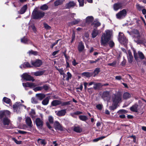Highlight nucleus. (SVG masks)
Masks as SVG:
<instances>
[{"instance_id": "4", "label": "nucleus", "mask_w": 146, "mask_h": 146, "mask_svg": "<svg viewBox=\"0 0 146 146\" xmlns=\"http://www.w3.org/2000/svg\"><path fill=\"white\" fill-rule=\"evenodd\" d=\"M127 15V11L126 9H123L120 11L116 15L117 19L120 20L125 18Z\"/></svg>"}, {"instance_id": "55", "label": "nucleus", "mask_w": 146, "mask_h": 146, "mask_svg": "<svg viewBox=\"0 0 146 146\" xmlns=\"http://www.w3.org/2000/svg\"><path fill=\"white\" fill-rule=\"evenodd\" d=\"M31 102L34 104H36L38 103L37 100L34 98H32L31 99Z\"/></svg>"}, {"instance_id": "6", "label": "nucleus", "mask_w": 146, "mask_h": 146, "mask_svg": "<svg viewBox=\"0 0 146 146\" xmlns=\"http://www.w3.org/2000/svg\"><path fill=\"white\" fill-rule=\"evenodd\" d=\"M118 39L121 44H125L127 42V40L124 35L121 32L119 33Z\"/></svg>"}, {"instance_id": "1", "label": "nucleus", "mask_w": 146, "mask_h": 146, "mask_svg": "<svg viewBox=\"0 0 146 146\" xmlns=\"http://www.w3.org/2000/svg\"><path fill=\"white\" fill-rule=\"evenodd\" d=\"M133 33L135 35L133 36L134 41L137 44H144L146 43V37L144 33H142L140 35L139 31L137 30H134Z\"/></svg>"}, {"instance_id": "32", "label": "nucleus", "mask_w": 146, "mask_h": 146, "mask_svg": "<svg viewBox=\"0 0 146 146\" xmlns=\"http://www.w3.org/2000/svg\"><path fill=\"white\" fill-rule=\"evenodd\" d=\"M93 73L89 72H84L82 73V75L87 77H89L93 76Z\"/></svg>"}, {"instance_id": "9", "label": "nucleus", "mask_w": 146, "mask_h": 146, "mask_svg": "<svg viewBox=\"0 0 146 146\" xmlns=\"http://www.w3.org/2000/svg\"><path fill=\"white\" fill-rule=\"evenodd\" d=\"M21 77L23 80L26 81H32L33 82L35 80V79L32 77L27 73H23L21 76Z\"/></svg>"}, {"instance_id": "26", "label": "nucleus", "mask_w": 146, "mask_h": 146, "mask_svg": "<svg viewBox=\"0 0 146 146\" xmlns=\"http://www.w3.org/2000/svg\"><path fill=\"white\" fill-rule=\"evenodd\" d=\"M37 98L40 100H41L45 97V95L44 94L39 93L37 94L36 95Z\"/></svg>"}, {"instance_id": "43", "label": "nucleus", "mask_w": 146, "mask_h": 146, "mask_svg": "<svg viewBox=\"0 0 146 146\" xmlns=\"http://www.w3.org/2000/svg\"><path fill=\"white\" fill-rule=\"evenodd\" d=\"M27 53L29 54V55H36L38 54V52L37 51H34L32 50H29Z\"/></svg>"}, {"instance_id": "64", "label": "nucleus", "mask_w": 146, "mask_h": 146, "mask_svg": "<svg viewBox=\"0 0 146 146\" xmlns=\"http://www.w3.org/2000/svg\"><path fill=\"white\" fill-rule=\"evenodd\" d=\"M72 63L73 65L74 66H75L78 64V63L76 62L75 60V59H74L72 62Z\"/></svg>"}, {"instance_id": "50", "label": "nucleus", "mask_w": 146, "mask_h": 146, "mask_svg": "<svg viewBox=\"0 0 146 146\" xmlns=\"http://www.w3.org/2000/svg\"><path fill=\"white\" fill-rule=\"evenodd\" d=\"M117 107V104H114V105L109 107V109L111 110H114Z\"/></svg>"}, {"instance_id": "36", "label": "nucleus", "mask_w": 146, "mask_h": 146, "mask_svg": "<svg viewBox=\"0 0 146 146\" xmlns=\"http://www.w3.org/2000/svg\"><path fill=\"white\" fill-rule=\"evenodd\" d=\"M98 31L96 29H94L92 33V37L94 38L98 35Z\"/></svg>"}, {"instance_id": "58", "label": "nucleus", "mask_w": 146, "mask_h": 146, "mask_svg": "<svg viewBox=\"0 0 146 146\" xmlns=\"http://www.w3.org/2000/svg\"><path fill=\"white\" fill-rule=\"evenodd\" d=\"M80 6H83L84 5V0H78Z\"/></svg>"}, {"instance_id": "31", "label": "nucleus", "mask_w": 146, "mask_h": 146, "mask_svg": "<svg viewBox=\"0 0 146 146\" xmlns=\"http://www.w3.org/2000/svg\"><path fill=\"white\" fill-rule=\"evenodd\" d=\"M50 98V97L48 96L44 99L42 102V104L44 105H47L48 103Z\"/></svg>"}, {"instance_id": "10", "label": "nucleus", "mask_w": 146, "mask_h": 146, "mask_svg": "<svg viewBox=\"0 0 146 146\" xmlns=\"http://www.w3.org/2000/svg\"><path fill=\"white\" fill-rule=\"evenodd\" d=\"M10 114V112L8 110L1 111H0V119L9 116Z\"/></svg>"}, {"instance_id": "18", "label": "nucleus", "mask_w": 146, "mask_h": 146, "mask_svg": "<svg viewBox=\"0 0 146 146\" xmlns=\"http://www.w3.org/2000/svg\"><path fill=\"white\" fill-rule=\"evenodd\" d=\"M76 5V3L73 1H70L66 4L65 7L66 9H70Z\"/></svg>"}, {"instance_id": "13", "label": "nucleus", "mask_w": 146, "mask_h": 146, "mask_svg": "<svg viewBox=\"0 0 146 146\" xmlns=\"http://www.w3.org/2000/svg\"><path fill=\"white\" fill-rule=\"evenodd\" d=\"M54 125L55 128L56 129L60 130V131H63V129L62 126L58 121H56L54 122Z\"/></svg>"}, {"instance_id": "54", "label": "nucleus", "mask_w": 146, "mask_h": 146, "mask_svg": "<svg viewBox=\"0 0 146 146\" xmlns=\"http://www.w3.org/2000/svg\"><path fill=\"white\" fill-rule=\"evenodd\" d=\"M127 112V111L124 110H119L117 113L120 114H122L123 113H125Z\"/></svg>"}, {"instance_id": "14", "label": "nucleus", "mask_w": 146, "mask_h": 146, "mask_svg": "<svg viewBox=\"0 0 146 146\" xmlns=\"http://www.w3.org/2000/svg\"><path fill=\"white\" fill-rule=\"evenodd\" d=\"M55 113L58 116H63L66 113V109H63L59 111H55Z\"/></svg>"}, {"instance_id": "44", "label": "nucleus", "mask_w": 146, "mask_h": 146, "mask_svg": "<svg viewBox=\"0 0 146 146\" xmlns=\"http://www.w3.org/2000/svg\"><path fill=\"white\" fill-rule=\"evenodd\" d=\"M100 71V68H96L94 70V72H93L94 74V76L95 77L97 74H98L99 73Z\"/></svg>"}, {"instance_id": "15", "label": "nucleus", "mask_w": 146, "mask_h": 146, "mask_svg": "<svg viewBox=\"0 0 146 146\" xmlns=\"http://www.w3.org/2000/svg\"><path fill=\"white\" fill-rule=\"evenodd\" d=\"M23 85L24 87H29L31 88H34L36 86V85L35 83L29 82L23 83Z\"/></svg>"}, {"instance_id": "30", "label": "nucleus", "mask_w": 146, "mask_h": 146, "mask_svg": "<svg viewBox=\"0 0 146 146\" xmlns=\"http://www.w3.org/2000/svg\"><path fill=\"white\" fill-rule=\"evenodd\" d=\"M131 96V94L127 92L124 93L123 95V98L125 99H127L129 98Z\"/></svg>"}, {"instance_id": "46", "label": "nucleus", "mask_w": 146, "mask_h": 146, "mask_svg": "<svg viewBox=\"0 0 146 146\" xmlns=\"http://www.w3.org/2000/svg\"><path fill=\"white\" fill-rule=\"evenodd\" d=\"M3 101L7 104H9L11 102V100L6 97L3 98Z\"/></svg>"}, {"instance_id": "7", "label": "nucleus", "mask_w": 146, "mask_h": 146, "mask_svg": "<svg viewBox=\"0 0 146 146\" xmlns=\"http://www.w3.org/2000/svg\"><path fill=\"white\" fill-rule=\"evenodd\" d=\"M125 6L124 3L123 2H118L114 4L113 9L115 11H117L119 9L123 8Z\"/></svg>"}, {"instance_id": "52", "label": "nucleus", "mask_w": 146, "mask_h": 146, "mask_svg": "<svg viewBox=\"0 0 146 146\" xmlns=\"http://www.w3.org/2000/svg\"><path fill=\"white\" fill-rule=\"evenodd\" d=\"M71 101L63 102L62 103L61 102V104L62 106H64L66 105H69L70 104Z\"/></svg>"}, {"instance_id": "33", "label": "nucleus", "mask_w": 146, "mask_h": 146, "mask_svg": "<svg viewBox=\"0 0 146 146\" xmlns=\"http://www.w3.org/2000/svg\"><path fill=\"white\" fill-rule=\"evenodd\" d=\"M73 130L75 132L77 133H80L82 131V129L79 126H74L73 128Z\"/></svg>"}, {"instance_id": "60", "label": "nucleus", "mask_w": 146, "mask_h": 146, "mask_svg": "<svg viewBox=\"0 0 146 146\" xmlns=\"http://www.w3.org/2000/svg\"><path fill=\"white\" fill-rule=\"evenodd\" d=\"M134 56L136 60L137 61L138 58L137 57V54L135 50H134Z\"/></svg>"}, {"instance_id": "23", "label": "nucleus", "mask_w": 146, "mask_h": 146, "mask_svg": "<svg viewBox=\"0 0 146 146\" xmlns=\"http://www.w3.org/2000/svg\"><path fill=\"white\" fill-rule=\"evenodd\" d=\"M138 105L137 104H135L130 108V110L132 111L137 112Z\"/></svg>"}, {"instance_id": "16", "label": "nucleus", "mask_w": 146, "mask_h": 146, "mask_svg": "<svg viewBox=\"0 0 146 146\" xmlns=\"http://www.w3.org/2000/svg\"><path fill=\"white\" fill-rule=\"evenodd\" d=\"M48 121L49 123L47 122L46 123V125L48 127L49 129H51L52 127L50 125L49 123L51 124H53L54 123V118L53 117L51 116H49L48 117Z\"/></svg>"}, {"instance_id": "42", "label": "nucleus", "mask_w": 146, "mask_h": 146, "mask_svg": "<svg viewBox=\"0 0 146 146\" xmlns=\"http://www.w3.org/2000/svg\"><path fill=\"white\" fill-rule=\"evenodd\" d=\"M135 7L136 9L139 11H141L144 8V7L143 6L140 5V4L138 3H137Z\"/></svg>"}, {"instance_id": "17", "label": "nucleus", "mask_w": 146, "mask_h": 146, "mask_svg": "<svg viewBox=\"0 0 146 146\" xmlns=\"http://www.w3.org/2000/svg\"><path fill=\"white\" fill-rule=\"evenodd\" d=\"M35 123L36 126L39 127H41L43 125V121L40 118H37L35 121Z\"/></svg>"}, {"instance_id": "25", "label": "nucleus", "mask_w": 146, "mask_h": 146, "mask_svg": "<svg viewBox=\"0 0 146 146\" xmlns=\"http://www.w3.org/2000/svg\"><path fill=\"white\" fill-rule=\"evenodd\" d=\"M2 122L4 125H8L10 122V121L7 118L5 117L3 118Z\"/></svg>"}, {"instance_id": "11", "label": "nucleus", "mask_w": 146, "mask_h": 146, "mask_svg": "<svg viewBox=\"0 0 146 146\" xmlns=\"http://www.w3.org/2000/svg\"><path fill=\"white\" fill-rule=\"evenodd\" d=\"M32 64L34 66L40 67L42 64V61L39 59L36 60L35 61H31Z\"/></svg>"}, {"instance_id": "57", "label": "nucleus", "mask_w": 146, "mask_h": 146, "mask_svg": "<svg viewBox=\"0 0 146 146\" xmlns=\"http://www.w3.org/2000/svg\"><path fill=\"white\" fill-rule=\"evenodd\" d=\"M42 89H44L45 90H48L49 88L48 86L47 85H44L43 86H42Z\"/></svg>"}, {"instance_id": "49", "label": "nucleus", "mask_w": 146, "mask_h": 146, "mask_svg": "<svg viewBox=\"0 0 146 146\" xmlns=\"http://www.w3.org/2000/svg\"><path fill=\"white\" fill-rule=\"evenodd\" d=\"M35 111L33 109H31V111L29 113V115L31 116L32 118H33L35 117Z\"/></svg>"}, {"instance_id": "47", "label": "nucleus", "mask_w": 146, "mask_h": 146, "mask_svg": "<svg viewBox=\"0 0 146 146\" xmlns=\"http://www.w3.org/2000/svg\"><path fill=\"white\" fill-rule=\"evenodd\" d=\"M62 0H58L55 1L54 3V5L57 6L58 5H61L62 3Z\"/></svg>"}, {"instance_id": "38", "label": "nucleus", "mask_w": 146, "mask_h": 146, "mask_svg": "<svg viewBox=\"0 0 146 146\" xmlns=\"http://www.w3.org/2000/svg\"><path fill=\"white\" fill-rule=\"evenodd\" d=\"M44 72V71H38L34 72V74L35 76H40L42 75Z\"/></svg>"}, {"instance_id": "53", "label": "nucleus", "mask_w": 146, "mask_h": 146, "mask_svg": "<svg viewBox=\"0 0 146 146\" xmlns=\"http://www.w3.org/2000/svg\"><path fill=\"white\" fill-rule=\"evenodd\" d=\"M109 46L111 48H112L114 46L115 44L112 40H110L109 42H108Z\"/></svg>"}, {"instance_id": "8", "label": "nucleus", "mask_w": 146, "mask_h": 146, "mask_svg": "<svg viewBox=\"0 0 146 146\" xmlns=\"http://www.w3.org/2000/svg\"><path fill=\"white\" fill-rule=\"evenodd\" d=\"M121 97L120 94L114 95L112 97V101L113 104H117L121 102Z\"/></svg>"}, {"instance_id": "28", "label": "nucleus", "mask_w": 146, "mask_h": 146, "mask_svg": "<svg viewBox=\"0 0 146 146\" xmlns=\"http://www.w3.org/2000/svg\"><path fill=\"white\" fill-rule=\"evenodd\" d=\"M31 66L29 63L28 62H24L23 64H21L20 66V67L22 68H26L31 67Z\"/></svg>"}, {"instance_id": "39", "label": "nucleus", "mask_w": 146, "mask_h": 146, "mask_svg": "<svg viewBox=\"0 0 146 146\" xmlns=\"http://www.w3.org/2000/svg\"><path fill=\"white\" fill-rule=\"evenodd\" d=\"M80 22L79 19H74V20L70 23V24L72 25H75L78 24Z\"/></svg>"}, {"instance_id": "29", "label": "nucleus", "mask_w": 146, "mask_h": 146, "mask_svg": "<svg viewBox=\"0 0 146 146\" xmlns=\"http://www.w3.org/2000/svg\"><path fill=\"white\" fill-rule=\"evenodd\" d=\"M61 104V102L60 101L54 100L52 102L51 105L53 106H55L60 104Z\"/></svg>"}, {"instance_id": "37", "label": "nucleus", "mask_w": 146, "mask_h": 146, "mask_svg": "<svg viewBox=\"0 0 146 146\" xmlns=\"http://www.w3.org/2000/svg\"><path fill=\"white\" fill-rule=\"evenodd\" d=\"M79 118L81 120L83 121H86L88 119V117L84 115H80L79 116Z\"/></svg>"}, {"instance_id": "48", "label": "nucleus", "mask_w": 146, "mask_h": 146, "mask_svg": "<svg viewBox=\"0 0 146 146\" xmlns=\"http://www.w3.org/2000/svg\"><path fill=\"white\" fill-rule=\"evenodd\" d=\"M138 53L139 57L142 60L144 58V56L142 52L139 51Z\"/></svg>"}, {"instance_id": "5", "label": "nucleus", "mask_w": 146, "mask_h": 146, "mask_svg": "<svg viewBox=\"0 0 146 146\" xmlns=\"http://www.w3.org/2000/svg\"><path fill=\"white\" fill-rule=\"evenodd\" d=\"M33 17L34 19H40L44 15V13L41 11H35L32 13Z\"/></svg>"}, {"instance_id": "2", "label": "nucleus", "mask_w": 146, "mask_h": 146, "mask_svg": "<svg viewBox=\"0 0 146 146\" xmlns=\"http://www.w3.org/2000/svg\"><path fill=\"white\" fill-rule=\"evenodd\" d=\"M112 34V30H107L105 31L101 37L100 43L101 45L105 46L108 45Z\"/></svg>"}, {"instance_id": "27", "label": "nucleus", "mask_w": 146, "mask_h": 146, "mask_svg": "<svg viewBox=\"0 0 146 146\" xmlns=\"http://www.w3.org/2000/svg\"><path fill=\"white\" fill-rule=\"evenodd\" d=\"M72 76V74L69 72H68L67 74H66L65 78L63 79L67 81H69V80L71 79Z\"/></svg>"}, {"instance_id": "56", "label": "nucleus", "mask_w": 146, "mask_h": 146, "mask_svg": "<svg viewBox=\"0 0 146 146\" xmlns=\"http://www.w3.org/2000/svg\"><path fill=\"white\" fill-rule=\"evenodd\" d=\"M33 90L35 92H36L38 91L42 90V86H38L33 89Z\"/></svg>"}, {"instance_id": "34", "label": "nucleus", "mask_w": 146, "mask_h": 146, "mask_svg": "<svg viewBox=\"0 0 146 146\" xmlns=\"http://www.w3.org/2000/svg\"><path fill=\"white\" fill-rule=\"evenodd\" d=\"M56 69L60 72V75H63V78H65L66 74L64 72V70L63 68L59 69L57 68Z\"/></svg>"}, {"instance_id": "59", "label": "nucleus", "mask_w": 146, "mask_h": 146, "mask_svg": "<svg viewBox=\"0 0 146 146\" xmlns=\"http://www.w3.org/2000/svg\"><path fill=\"white\" fill-rule=\"evenodd\" d=\"M13 140L17 144H21V141H18L15 138H13Z\"/></svg>"}, {"instance_id": "35", "label": "nucleus", "mask_w": 146, "mask_h": 146, "mask_svg": "<svg viewBox=\"0 0 146 146\" xmlns=\"http://www.w3.org/2000/svg\"><path fill=\"white\" fill-rule=\"evenodd\" d=\"M94 19L93 17L92 16H90L87 17L86 19V22L89 23L92 22Z\"/></svg>"}, {"instance_id": "19", "label": "nucleus", "mask_w": 146, "mask_h": 146, "mask_svg": "<svg viewBox=\"0 0 146 146\" xmlns=\"http://www.w3.org/2000/svg\"><path fill=\"white\" fill-rule=\"evenodd\" d=\"M127 58L128 62L130 63H131L133 61V57L131 52L129 50L128 52Z\"/></svg>"}, {"instance_id": "51", "label": "nucleus", "mask_w": 146, "mask_h": 146, "mask_svg": "<svg viewBox=\"0 0 146 146\" xmlns=\"http://www.w3.org/2000/svg\"><path fill=\"white\" fill-rule=\"evenodd\" d=\"M48 8V6L46 4H44L40 7V9L43 10H46Z\"/></svg>"}, {"instance_id": "20", "label": "nucleus", "mask_w": 146, "mask_h": 146, "mask_svg": "<svg viewBox=\"0 0 146 146\" xmlns=\"http://www.w3.org/2000/svg\"><path fill=\"white\" fill-rule=\"evenodd\" d=\"M25 118L26 123L28 126L30 127H32L33 124L31 118L29 117H26Z\"/></svg>"}, {"instance_id": "21", "label": "nucleus", "mask_w": 146, "mask_h": 146, "mask_svg": "<svg viewBox=\"0 0 146 146\" xmlns=\"http://www.w3.org/2000/svg\"><path fill=\"white\" fill-rule=\"evenodd\" d=\"M27 8V5H25L21 8L20 10L18 11V13L21 14H24L26 11Z\"/></svg>"}, {"instance_id": "41", "label": "nucleus", "mask_w": 146, "mask_h": 146, "mask_svg": "<svg viewBox=\"0 0 146 146\" xmlns=\"http://www.w3.org/2000/svg\"><path fill=\"white\" fill-rule=\"evenodd\" d=\"M21 42L22 43L26 44L28 43L29 41L27 38L25 37H24L21 39Z\"/></svg>"}, {"instance_id": "3", "label": "nucleus", "mask_w": 146, "mask_h": 146, "mask_svg": "<svg viewBox=\"0 0 146 146\" xmlns=\"http://www.w3.org/2000/svg\"><path fill=\"white\" fill-rule=\"evenodd\" d=\"M23 107L25 109L26 108V106L21 104L20 102H16L13 106V108L14 112L19 113L20 112V110Z\"/></svg>"}, {"instance_id": "62", "label": "nucleus", "mask_w": 146, "mask_h": 146, "mask_svg": "<svg viewBox=\"0 0 146 146\" xmlns=\"http://www.w3.org/2000/svg\"><path fill=\"white\" fill-rule=\"evenodd\" d=\"M59 40H57L54 43H53L51 46H50V48H52L53 47L56 45V44H57Z\"/></svg>"}, {"instance_id": "24", "label": "nucleus", "mask_w": 146, "mask_h": 146, "mask_svg": "<svg viewBox=\"0 0 146 146\" xmlns=\"http://www.w3.org/2000/svg\"><path fill=\"white\" fill-rule=\"evenodd\" d=\"M84 46L83 43L82 42H80L78 44V49L80 52H82L84 49Z\"/></svg>"}, {"instance_id": "40", "label": "nucleus", "mask_w": 146, "mask_h": 146, "mask_svg": "<svg viewBox=\"0 0 146 146\" xmlns=\"http://www.w3.org/2000/svg\"><path fill=\"white\" fill-rule=\"evenodd\" d=\"M37 141L38 143L44 145H46V142L44 139H38Z\"/></svg>"}, {"instance_id": "12", "label": "nucleus", "mask_w": 146, "mask_h": 146, "mask_svg": "<svg viewBox=\"0 0 146 146\" xmlns=\"http://www.w3.org/2000/svg\"><path fill=\"white\" fill-rule=\"evenodd\" d=\"M102 97L104 100L106 101L108 100L110 97V92L108 91L104 92Z\"/></svg>"}, {"instance_id": "63", "label": "nucleus", "mask_w": 146, "mask_h": 146, "mask_svg": "<svg viewBox=\"0 0 146 146\" xmlns=\"http://www.w3.org/2000/svg\"><path fill=\"white\" fill-rule=\"evenodd\" d=\"M96 108L99 110H101L102 108V105L100 104L97 105Z\"/></svg>"}, {"instance_id": "45", "label": "nucleus", "mask_w": 146, "mask_h": 146, "mask_svg": "<svg viewBox=\"0 0 146 146\" xmlns=\"http://www.w3.org/2000/svg\"><path fill=\"white\" fill-rule=\"evenodd\" d=\"M101 25L100 23L98 21H94L92 23V25L94 27H97L100 26Z\"/></svg>"}, {"instance_id": "22", "label": "nucleus", "mask_w": 146, "mask_h": 146, "mask_svg": "<svg viewBox=\"0 0 146 146\" xmlns=\"http://www.w3.org/2000/svg\"><path fill=\"white\" fill-rule=\"evenodd\" d=\"M93 88L95 90L99 89L103 86L102 84L100 83H95L94 82Z\"/></svg>"}, {"instance_id": "61", "label": "nucleus", "mask_w": 146, "mask_h": 146, "mask_svg": "<svg viewBox=\"0 0 146 146\" xmlns=\"http://www.w3.org/2000/svg\"><path fill=\"white\" fill-rule=\"evenodd\" d=\"M116 61H114L111 63L108 64V65L110 66H114L116 65Z\"/></svg>"}]
</instances>
